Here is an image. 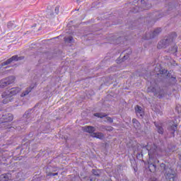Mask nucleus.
Wrapping results in <instances>:
<instances>
[{"label":"nucleus","instance_id":"nucleus-1","mask_svg":"<svg viewBox=\"0 0 181 181\" xmlns=\"http://www.w3.org/2000/svg\"><path fill=\"white\" fill-rule=\"evenodd\" d=\"M176 37H177L176 33H172L168 35V36L165 37L158 42L157 45L158 49H166V47H169V46H173Z\"/></svg>","mask_w":181,"mask_h":181},{"label":"nucleus","instance_id":"nucleus-2","mask_svg":"<svg viewBox=\"0 0 181 181\" xmlns=\"http://www.w3.org/2000/svg\"><path fill=\"white\" fill-rule=\"evenodd\" d=\"M21 92V88L16 87V88H11L10 90L4 92L1 94L2 98L4 100H2L3 104H8V103H12L13 101V96L16 95L18 93Z\"/></svg>","mask_w":181,"mask_h":181},{"label":"nucleus","instance_id":"nucleus-3","mask_svg":"<svg viewBox=\"0 0 181 181\" xmlns=\"http://www.w3.org/2000/svg\"><path fill=\"white\" fill-rule=\"evenodd\" d=\"M143 148H146L148 151L149 158L156 159L160 153V149L154 143H148L146 146Z\"/></svg>","mask_w":181,"mask_h":181},{"label":"nucleus","instance_id":"nucleus-4","mask_svg":"<svg viewBox=\"0 0 181 181\" xmlns=\"http://www.w3.org/2000/svg\"><path fill=\"white\" fill-rule=\"evenodd\" d=\"M34 111L35 110L33 109L26 111L23 115V120L18 122L19 125H21V127H23V125H28L29 122L32 121L33 115H35V113H33Z\"/></svg>","mask_w":181,"mask_h":181},{"label":"nucleus","instance_id":"nucleus-5","mask_svg":"<svg viewBox=\"0 0 181 181\" xmlns=\"http://www.w3.org/2000/svg\"><path fill=\"white\" fill-rule=\"evenodd\" d=\"M162 32L161 28H157L153 31H151V33H147L144 35L143 37V39L144 40H149V39H154V37H156V36H159V34Z\"/></svg>","mask_w":181,"mask_h":181},{"label":"nucleus","instance_id":"nucleus-6","mask_svg":"<svg viewBox=\"0 0 181 181\" xmlns=\"http://www.w3.org/2000/svg\"><path fill=\"white\" fill-rule=\"evenodd\" d=\"M15 83V76H10L6 78L1 79L0 81V88H5L8 87L10 84H13Z\"/></svg>","mask_w":181,"mask_h":181},{"label":"nucleus","instance_id":"nucleus-7","mask_svg":"<svg viewBox=\"0 0 181 181\" xmlns=\"http://www.w3.org/2000/svg\"><path fill=\"white\" fill-rule=\"evenodd\" d=\"M156 163H159V160H156V158L148 159V169L150 172L155 173L158 170V167H156Z\"/></svg>","mask_w":181,"mask_h":181},{"label":"nucleus","instance_id":"nucleus-8","mask_svg":"<svg viewBox=\"0 0 181 181\" xmlns=\"http://www.w3.org/2000/svg\"><path fill=\"white\" fill-rule=\"evenodd\" d=\"M25 59V57L23 56H18V55H14L11 57L10 59H7L6 62H4L1 63V66H8V64H11L12 62H19V60H23Z\"/></svg>","mask_w":181,"mask_h":181},{"label":"nucleus","instance_id":"nucleus-9","mask_svg":"<svg viewBox=\"0 0 181 181\" xmlns=\"http://www.w3.org/2000/svg\"><path fill=\"white\" fill-rule=\"evenodd\" d=\"M13 120V115L11 113H6L2 115V117H0V124H3L5 125L6 122H11V121Z\"/></svg>","mask_w":181,"mask_h":181},{"label":"nucleus","instance_id":"nucleus-10","mask_svg":"<svg viewBox=\"0 0 181 181\" xmlns=\"http://www.w3.org/2000/svg\"><path fill=\"white\" fill-rule=\"evenodd\" d=\"M165 179L169 181H175L177 179V174L172 168L165 174Z\"/></svg>","mask_w":181,"mask_h":181},{"label":"nucleus","instance_id":"nucleus-11","mask_svg":"<svg viewBox=\"0 0 181 181\" xmlns=\"http://www.w3.org/2000/svg\"><path fill=\"white\" fill-rule=\"evenodd\" d=\"M135 113L136 115V117H138L140 119H142L144 118V116L145 115V110H144V108L139 105H136L134 107Z\"/></svg>","mask_w":181,"mask_h":181},{"label":"nucleus","instance_id":"nucleus-12","mask_svg":"<svg viewBox=\"0 0 181 181\" xmlns=\"http://www.w3.org/2000/svg\"><path fill=\"white\" fill-rule=\"evenodd\" d=\"M13 154L12 153L10 152H4L1 156H0V163H3L4 165H5V162L6 160V159H9V158H11V156H12Z\"/></svg>","mask_w":181,"mask_h":181},{"label":"nucleus","instance_id":"nucleus-13","mask_svg":"<svg viewBox=\"0 0 181 181\" xmlns=\"http://www.w3.org/2000/svg\"><path fill=\"white\" fill-rule=\"evenodd\" d=\"M82 129L84 132H88V134H90V135L95 134V127L93 126H85L82 127Z\"/></svg>","mask_w":181,"mask_h":181},{"label":"nucleus","instance_id":"nucleus-14","mask_svg":"<svg viewBox=\"0 0 181 181\" xmlns=\"http://www.w3.org/2000/svg\"><path fill=\"white\" fill-rule=\"evenodd\" d=\"M132 124L136 131H141L142 129V125L136 118L132 119Z\"/></svg>","mask_w":181,"mask_h":181},{"label":"nucleus","instance_id":"nucleus-15","mask_svg":"<svg viewBox=\"0 0 181 181\" xmlns=\"http://www.w3.org/2000/svg\"><path fill=\"white\" fill-rule=\"evenodd\" d=\"M171 168H169V166L166 165V164L162 163L160 164V168H158V170H159L160 172H163V173H164V175H165V173H168V170H170Z\"/></svg>","mask_w":181,"mask_h":181},{"label":"nucleus","instance_id":"nucleus-16","mask_svg":"<svg viewBox=\"0 0 181 181\" xmlns=\"http://www.w3.org/2000/svg\"><path fill=\"white\" fill-rule=\"evenodd\" d=\"M177 129V124H173L171 126H168V131L173 136H175V132Z\"/></svg>","mask_w":181,"mask_h":181},{"label":"nucleus","instance_id":"nucleus-17","mask_svg":"<svg viewBox=\"0 0 181 181\" xmlns=\"http://www.w3.org/2000/svg\"><path fill=\"white\" fill-rule=\"evenodd\" d=\"M92 138H97L98 139H104V134L101 132H95L90 134Z\"/></svg>","mask_w":181,"mask_h":181},{"label":"nucleus","instance_id":"nucleus-18","mask_svg":"<svg viewBox=\"0 0 181 181\" xmlns=\"http://www.w3.org/2000/svg\"><path fill=\"white\" fill-rule=\"evenodd\" d=\"M35 88V85H31L29 88H28L24 92H23L21 95V97H25V95H28L32 90Z\"/></svg>","mask_w":181,"mask_h":181},{"label":"nucleus","instance_id":"nucleus-19","mask_svg":"<svg viewBox=\"0 0 181 181\" xmlns=\"http://www.w3.org/2000/svg\"><path fill=\"white\" fill-rule=\"evenodd\" d=\"M154 125L157 128L158 133L160 134L161 135L163 134L164 129L163 127H162V124L157 122H154Z\"/></svg>","mask_w":181,"mask_h":181},{"label":"nucleus","instance_id":"nucleus-20","mask_svg":"<svg viewBox=\"0 0 181 181\" xmlns=\"http://www.w3.org/2000/svg\"><path fill=\"white\" fill-rule=\"evenodd\" d=\"M148 90L151 91V93H153L155 95L160 94V91H159V90H158V89H156V86H154V87L150 86L148 88Z\"/></svg>","mask_w":181,"mask_h":181},{"label":"nucleus","instance_id":"nucleus-21","mask_svg":"<svg viewBox=\"0 0 181 181\" xmlns=\"http://www.w3.org/2000/svg\"><path fill=\"white\" fill-rule=\"evenodd\" d=\"M9 180V174H2L0 176V181H8Z\"/></svg>","mask_w":181,"mask_h":181},{"label":"nucleus","instance_id":"nucleus-22","mask_svg":"<svg viewBox=\"0 0 181 181\" xmlns=\"http://www.w3.org/2000/svg\"><path fill=\"white\" fill-rule=\"evenodd\" d=\"M126 52H127L126 54L124 55L122 62H124V60H127L128 59L129 54H131V53H132V51L131 50V49H127Z\"/></svg>","mask_w":181,"mask_h":181},{"label":"nucleus","instance_id":"nucleus-23","mask_svg":"<svg viewBox=\"0 0 181 181\" xmlns=\"http://www.w3.org/2000/svg\"><path fill=\"white\" fill-rule=\"evenodd\" d=\"M107 115L105 113H95L94 117H97L98 118H105Z\"/></svg>","mask_w":181,"mask_h":181},{"label":"nucleus","instance_id":"nucleus-24","mask_svg":"<svg viewBox=\"0 0 181 181\" xmlns=\"http://www.w3.org/2000/svg\"><path fill=\"white\" fill-rule=\"evenodd\" d=\"M170 52L173 53L175 56H176V53H177V45H174L173 47L171 48Z\"/></svg>","mask_w":181,"mask_h":181},{"label":"nucleus","instance_id":"nucleus-25","mask_svg":"<svg viewBox=\"0 0 181 181\" xmlns=\"http://www.w3.org/2000/svg\"><path fill=\"white\" fill-rule=\"evenodd\" d=\"M64 42H66V43H73V37H65Z\"/></svg>","mask_w":181,"mask_h":181},{"label":"nucleus","instance_id":"nucleus-26","mask_svg":"<svg viewBox=\"0 0 181 181\" xmlns=\"http://www.w3.org/2000/svg\"><path fill=\"white\" fill-rule=\"evenodd\" d=\"M7 27L8 29H13V28H15V25L13 24V23L12 21H10L8 23Z\"/></svg>","mask_w":181,"mask_h":181},{"label":"nucleus","instance_id":"nucleus-27","mask_svg":"<svg viewBox=\"0 0 181 181\" xmlns=\"http://www.w3.org/2000/svg\"><path fill=\"white\" fill-rule=\"evenodd\" d=\"M92 173L94 176H100V171L98 170L93 169Z\"/></svg>","mask_w":181,"mask_h":181},{"label":"nucleus","instance_id":"nucleus-28","mask_svg":"<svg viewBox=\"0 0 181 181\" xmlns=\"http://www.w3.org/2000/svg\"><path fill=\"white\" fill-rule=\"evenodd\" d=\"M105 122H110V124H112V122H114V120L110 117H107Z\"/></svg>","mask_w":181,"mask_h":181},{"label":"nucleus","instance_id":"nucleus-29","mask_svg":"<svg viewBox=\"0 0 181 181\" xmlns=\"http://www.w3.org/2000/svg\"><path fill=\"white\" fill-rule=\"evenodd\" d=\"M114 129V128L111 126H106V131H108L109 132H111V131H112Z\"/></svg>","mask_w":181,"mask_h":181},{"label":"nucleus","instance_id":"nucleus-30","mask_svg":"<svg viewBox=\"0 0 181 181\" xmlns=\"http://www.w3.org/2000/svg\"><path fill=\"white\" fill-rule=\"evenodd\" d=\"M57 175H59V173H48V176H57Z\"/></svg>","mask_w":181,"mask_h":181},{"label":"nucleus","instance_id":"nucleus-31","mask_svg":"<svg viewBox=\"0 0 181 181\" xmlns=\"http://www.w3.org/2000/svg\"><path fill=\"white\" fill-rule=\"evenodd\" d=\"M100 129H101V131H106V129H107V126H105V125H102V126L100 127Z\"/></svg>","mask_w":181,"mask_h":181},{"label":"nucleus","instance_id":"nucleus-32","mask_svg":"<svg viewBox=\"0 0 181 181\" xmlns=\"http://www.w3.org/2000/svg\"><path fill=\"white\" fill-rule=\"evenodd\" d=\"M148 181H158V178L153 177H151L148 180Z\"/></svg>","mask_w":181,"mask_h":181},{"label":"nucleus","instance_id":"nucleus-33","mask_svg":"<svg viewBox=\"0 0 181 181\" xmlns=\"http://www.w3.org/2000/svg\"><path fill=\"white\" fill-rule=\"evenodd\" d=\"M54 11H55V13H57V15H58L59 14V7H55Z\"/></svg>","mask_w":181,"mask_h":181},{"label":"nucleus","instance_id":"nucleus-34","mask_svg":"<svg viewBox=\"0 0 181 181\" xmlns=\"http://www.w3.org/2000/svg\"><path fill=\"white\" fill-rule=\"evenodd\" d=\"M2 70L3 69H0V76H2V74H4V73H2Z\"/></svg>","mask_w":181,"mask_h":181},{"label":"nucleus","instance_id":"nucleus-35","mask_svg":"<svg viewBox=\"0 0 181 181\" xmlns=\"http://www.w3.org/2000/svg\"><path fill=\"white\" fill-rule=\"evenodd\" d=\"M2 110V103H0V111Z\"/></svg>","mask_w":181,"mask_h":181},{"label":"nucleus","instance_id":"nucleus-36","mask_svg":"<svg viewBox=\"0 0 181 181\" xmlns=\"http://www.w3.org/2000/svg\"><path fill=\"white\" fill-rule=\"evenodd\" d=\"M20 128H21V129H23V128H25V127H20Z\"/></svg>","mask_w":181,"mask_h":181},{"label":"nucleus","instance_id":"nucleus-37","mask_svg":"<svg viewBox=\"0 0 181 181\" xmlns=\"http://www.w3.org/2000/svg\"><path fill=\"white\" fill-rule=\"evenodd\" d=\"M90 181H94V180H93V178H90Z\"/></svg>","mask_w":181,"mask_h":181},{"label":"nucleus","instance_id":"nucleus-38","mask_svg":"<svg viewBox=\"0 0 181 181\" xmlns=\"http://www.w3.org/2000/svg\"><path fill=\"white\" fill-rule=\"evenodd\" d=\"M4 69H8V66H6V67H4Z\"/></svg>","mask_w":181,"mask_h":181},{"label":"nucleus","instance_id":"nucleus-39","mask_svg":"<svg viewBox=\"0 0 181 181\" xmlns=\"http://www.w3.org/2000/svg\"><path fill=\"white\" fill-rule=\"evenodd\" d=\"M162 74H163V71H161Z\"/></svg>","mask_w":181,"mask_h":181},{"label":"nucleus","instance_id":"nucleus-40","mask_svg":"<svg viewBox=\"0 0 181 181\" xmlns=\"http://www.w3.org/2000/svg\"><path fill=\"white\" fill-rule=\"evenodd\" d=\"M77 1H80V0H77Z\"/></svg>","mask_w":181,"mask_h":181}]
</instances>
